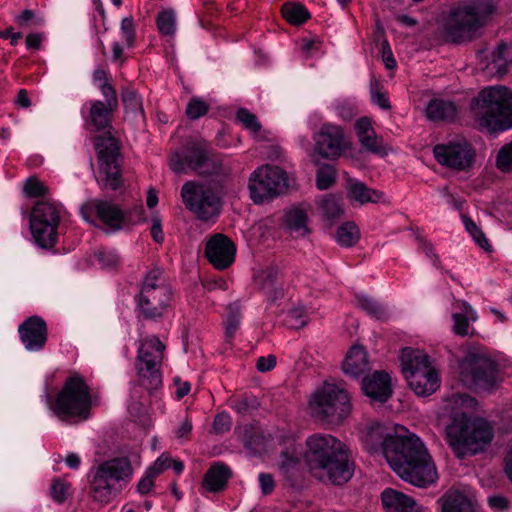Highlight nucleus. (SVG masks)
Masks as SVG:
<instances>
[{"mask_svg": "<svg viewBox=\"0 0 512 512\" xmlns=\"http://www.w3.org/2000/svg\"><path fill=\"white\" fill-rule=\"evenodd\" d=\"M121 99L127 112L135 115L144 114L142 99L135 90L124 88L121 93Z\"/></svg>", "mask_w": 512, "mask_h": 512, "instance_id": "obj_41", "label": "nucleus"}, {"mask_svg": "<svg viewBox=\"0 0 512 512\" xmlns=\"http://www.w3.org/2000/svg\"><path fill=\"white\" fill-rule=\"evenodd\" d=\"M60 213L49 201H38L32 210L30 228L35 242L42 248H51L57 240Z\"/></svg>", "mask_w": 512, "mask_h": 512, "instance_id": "obj_13", "label": "nucleus"}, {"mask_svg": "<svg viewBox=\"0 0 512 512\" xmlns=\"http://www.w3.org/2000/svg\"><path fill=\"white\" fill-rule=\"evenodd\" d=\"M462 220L466 230L472 236L473 240L484 250L489 251L490 245L485 235L481 231V229L476 225V223L467 216H462Z\"/></svg>", "mask_w": 512, "mask_h": 512, "instance_id": "obj_46", "label": "nucleus"}, {"mask_svg": "<svg viewBox=\"0 0 512 512\" xmlns=\"http://www.w3.org/2000/svg\"><path fill=\"white\" fill-rule=\"evenodd\" d=\"M171 457L163 453L147 470L155 476L160 475L165 469L170 467Z\"/></svg>", "mask_w": 512, "mask_h": 512, "instance_id": "obj_58", "label": "nucleus"}, {"mask_svg": "<svg viewBox=\"0 0 512 512\" xmlns=\"http://www.w3.org/2000/svg\"><path fill=\"white\" fill-rule=\"evenodd\" d=\"M345 188L347 197L360 204L377 203L384 197L383 192L371 189L364 182L353 178H348Z\"/></svg>", "mask_w": 512, "mask_h": 512, "instance_id": "obj_29", "label": "nucleus"}, {"mask_svg": "<svg viewBox=\"0 0 512 512\" xmlns=\"http://www.w3.org/2000/svg\"><path fill=\"white\" fill-rule=\"evenodd\" d=\"M172 291L167 283L163 269L155 267L150 269L142 281L140 293L156 292L158 290Z\"/></svg>", "mask_w": 512, "mask_h": 512, "instance_id": "obj_34", "label": "nucleus"}, {"mask_svg": "<svg viewBox=\"0 0 512 512\" xmlns=\"http://www.w3.org/2000/svg\"><path fill=\"white\" fill-rule=\"evenodd\" d=\"M313 139L314 152L324 159H336L348 147L342 127L331 123L323 124Z\"/></svg>", "mask_w": 512, "mask_h": 512, "instance_id": "obj_17", "label": "nucleus"}, {"mask_svg": "<svg viewBox=\"0 0 512 512\" xmlns=\"http://www.w3.org/2000/svg\"><path fill=\"white\" fill-rule=\"evenodd\" d=\"M360 238V231L353 222L343 223L336 231V241L343 247H351Z\"/></svg>", "mask_w": 512, "mask_h": 512, "instance_id": "obj_38", "label": "nucleus"}, {"mask_svg": "<svg viewBox=\"0 0 512 512\" xmlns=\"http://www.w3.org/2000/svg\"><path fill=\"white\" fill-rule=\"evenodd\" d=\"M172 291L165 292L164 290H158L150 293H139L137 305L146 319H156L162 317L168 303L171 300Z\"/></svg>", "mask_w": 512, "mask_h": 512, "instance_id": "obj_23", "label": "nucleus"}, {"mask_svg": "<svg viewBox=\"0 0 512 512\" xmlns=\"http://www.w3.org/2000/svg\"><path fill=\"white\" fill-rule=\"evenodd\" d=\"M437 162L455 170H465L475 158V150L466 141L438 144L433 149Z\"/></svg>", "mask_w": 512, "mask_h": 512, "instance_id": "obj_18", "label": "nucleus"}, {"mask_svg": "<svg viewBox=\"0 0 512 512\" xmlns=\"http://www.w3.org/2000/svg\"><path fill=\"white\" fill-rule=\"evenodd\" d=\"M278 276L279 270L276 267H269L263 270L257 277L262 292L265 291L266 285L270 287L278 285Z\"/></svg>", "mask_w": 512, "mask_h": 512, "instance_id": "obj_52", "label": "nucleus"}, {"mask_svg": "<svg viewBox=\"0 0 512 512\" xmlns=\"http://www.w3.org/2000/svg\"><path fill=\"white\" fill-rule=\"evenodd\" d=\"M512 62V46L501 43L492 53V59L486 66V73L490 76H503Z\"/></svg>", "mask_w": 512, "mask_h": 512, "instance_id": "obj_32", "label": "nucleus"}, {"mask_svg": "<svg viewBox=\"0 0 512 512\" xmlns=\"http://www.w3.org/2000/svg\"><path fill=\"white\" fill-rule=\"evenodd\" d=\"M98 264L104 269H114L120 264V257L115 250L101 248L95 252Z\"/></svg>", "mask_w": 512, "mask_h": 512, "instance_id": "obj_45", "label": "nucleus"}, {"mask_svg": "<svg viewBox=\"0 0 512 512\" xmlns=\"http://www.w3.org/2000/svg\"><path fill=\"white\" fill-rule=\"evenodd\" d=\"M99 88H100L102 95L105 99L104 104H107L110 107L117 108L118 107V99H117L116 90L107 81H104L102 84H100Z\"/></svg>", "mask_w": 512, "mask_h": 512, "instance_id": "obj_57", "label": "nucleus"}, {"mask_svg": "<svg viewBox=\"0 0 512 512\" xmlns=\"http://www.w3.org/2000/svg\"><path fill=\"white\" fill-rule=\"evenodd\" d=\"M471 111L481 130H508L512 128V91L504 86L487 87L472 100Z\"/></svg>", "mask_w": 512, "mask_h": 512, "instance_id": "obj_4", "label": "nucleus"}, {"mask_svg": "<svg viewBox=\"0 0 512 512\" xmlns=\"http://www.w3.org/2000/svg\"><path fill=\"white\" fill-rule=\"evenodd\" d=\"M20 340L30 352L40 351L47 342L48 329L46 322L39 316H30L18 327Z\"/></svg>", "mask_w": 512, "mask_h": 512, "instance_id": "obj_19", "label": "nucleus"}, {"mask_svg": "<svg viewBox=\"0 0 512 512\" xmlns=\"http://www.w3.org/2000/svg\"><path fill=\"white\" fill-rule=\"evenodd\" d=\"M121 33L125 44L128 47L133 46L135 40V25L132 17H126L121 21Z\"/></svg>", "mask_w": 512, "mask_h": 512, "instance_id": "obj_54", "label": "nucleus"}, {"mask_svg": "<svg viewBox=\"0 0 512 512\" xmlns=\"http://www.w3.org/2000/svg\"><path fill=\"white\" fill-rule=\"evenodd\" d=\"M156 477L157 476H155L153 473H150V471L147 470L144 476L140 479V481L137 484V491L140 494L149 493L154 487V479Z\"/></svg>", "mask_w": 512, "mask_h": 512, "instance_id": "obj_59", "label": "nucleus"}, {"mask_svg": "<svg viewBox=\"0 0 512 512\" xmlns=\"http://www.w3.org/2000/svg\"><path fill=\"white\" fill-rule=\"evenodd\" d=\"M165 345L155 336L140 340L136 369L141 385L147 390L157 389L162 384L160 366Z\"/></svg>", "mask_w": 512, "mask_h": 512, "instance_id": "obj_11", "label": "nucleus"}, {"mask_svg": "<svg viewBox=\"0 0 512 512\" xmlns=\"http://www.w3.org/2000/svg\"><path fill=\"white\" fill-rule=\"evenodd\" d=\"M307 220L308 218L305 210L298 207L290 208L285 215L286 226L290 231L296 233L299 236H304L309 233Z\"/></svg>", "mask_w": 512, "mask_h": 512, "instance_id": "obj_36", "label": "nucleus"}, {"mask_svg": "<svg viewBox=\"0 0 512 512\" xmlns=\"http://www.w3.org/2000/svg\"><path fill=\"white\" fill-rule=\"evenodd\" d=\"M24 192L27 197L36 198L45 196L47 193V188L37 178L30 177L25 181Z\"/></svg>", "mask_w": 512, "mask_h": 512, "instance_id": "obj_51", "label": "nucleus"}, {"mask_svg": "<svg viewBox=\"0 0 512 512\" xmlns=\"http://www.w3.org/2000/svg\"><path fill=\"white\" fill-rule=\"evenodd\" d=\"M371 98L372 102L378 105L381 109L388 110L391 108L390 102L385 93L375 89L374 87H371Z\"/></svg>", "mask_w": 512, "mask_h": 512, "instance_id": "obj_63", "label": "nucleus"}, {"mask_svg": "<svg viewBox=\"0 0 512 512\" xmlns=\"http://www.w3.org/2000/svg\"><path fill=\"white\" fill-rule=\"evenodd\" d=\"M133 467L127 457H117L101 463L91 481L93 498L107 504L130 483Z\"/></svg>", "mask_w": 512, "mask_h": 512, "instance_id": "obj_7", "label": "nucleus"}, {"mask_svg": "<svg viewBox=\"0 0 512 512\" xmlns=\"http://www.w3.org/2000/svg\"><path fill=\"white\" fill-rule=\"evenodd\" d=\"M235 253L234 243L223 234H216L211 237L205 247L207 259L219 270L228 268L234 262Z\"/></svg>", "mask_w": 512, "mask_h": 512, "instance_id": "obj_21", "label": "nucleus"}, {"mask_svg": "<svg viewBox=\"0 0 512 512\" xmlns=\"http://www.w3.org/2000/svg\"><path fill=\"white\" fill-rule=\"evenodd\" d=\"M288 175L279 166L262 165L249 177L250 198L255 204L273 200L288 189Z\"/></svg>", "mask_w": 512, "mask_h": 512, "instance_id": "obj_10", "label": "nucleus"}, {"mask_svg": "<svg viewBox=\"0 0 512 512\" xmlns=\"http://www.w3.org/2000/svg\"><path fill=\"white\" fill-rule=\"evenodd\" d=\"M309 406L323 416H347L353 412L350 394L343 386L335 383H325L321 389L314 392L309 400Z\"/></svg>", "mask_w": 512, "mask_h": 512, "instance_id": "obj_16", "label": "nucleus"}, {"mask_svg": "<svg viewBox=\"0 0 512 512\" xmlns=\"http://www.w3.org/2000/svg\"><path fill=\"white\" fill-rule=\"evenodd\" d=\"M233 471L224 462H213L203 476L201 487L205 492L220 493L226 489Z\"/></svg>", "mask_w": 512, "mask_h": 512, "instance_id": "obj_24", "label": "nucleus"}, {"mask_svg": "<svg viewBox=\"0 0 512 512\" xmlns=\"http://www.w3.org/2000/svg\"><path fill=\"white\" fill-rule=\"evenodd\" d=\"M99 161V174L104 188L117 190L122 185L119 166L120 146L118 141L110 135L98 136L95 142Z\"/></svg>", "mask_w": 512, "mask_h": 512, "instance_id": "obj_14", "label": "nucleus"}, {"mask_svg": "<svg viewBox=\"0 0 512 512\" xmlns=\"http://www.w3.org/2000/svg\"><path fill=\"white\" fill-rule=\"evenodd\" d=\"M361 389L371 402L382 404L392 395L391 377L385 371H375L363 378Z\"/></svg>", "mask_w": 512, "mask_h": 512, "instance_id": "obj_22", "label": "nucleus"}, {"mask_svg": "<svg viewBox=\"0 0 512 512\" xmlns=\"http://www.w3.org/2000/svg\"><path fill=\"white\" fill-rule=\"evenodd\" d=\"M181 197L186 207L201 221H210L220 213V198L209 186L188 181L182 186Z\"/></svg>", "mask_w": 512, "mask_h": 512, "instance_id": "obj_12", "label": "nucleus"}, {"mask_svg": "<svg viewBox=\"0 0 512 512\" xmlns=\"http://www.w3.org/2000/svg\"><path fill=\"white\" fill-rule=\"evenodd\" d=\"M453 318V330L457 335L466 336L469 334V321L463 313H454Z\"/></svg>", "mask_w": 512, "mask_h": 512, "instance_id": "obj_56", "label": "nucleus"}, {"mask_svg": "<svg viewBox=\"0 0 512 512\" xmlns=\"http://www.w3.org/2000/svg\"><path fill=\"white\" fill-rule=\"evenodd\" d=\"M381 499L386 512H427L413 498L392 488L385 489Z\"/></svg>", "mask_w": 512, "mask_h": 512, "instance_id": "obj_28", "label": "nucleus"}, {"mask_svg": "<svg viewBox=\"0 0 512 512\" xmlns=\"http://www.w3.org/2000/svg\"><path fill=\"white\" fill-rule=\"evenodd\" d=\"M263 293L270 303H275L279 299H282L284 296V290L280 284L272 287L266 285L265 291H263Z\"/></svg>", "mask_w": 512, "mask_h": 512, "instance_id": "obj_64", "label": "nucleus"}, {"mask_svg": "<svg viewBox=\"0 0 512 512\" xmlns=\"http://www.w3.org/2000/svg\"><path fill=\"white\" fill-rule=\"evenodd\" d=\"M496 165L502 172H512V141L500 148L496 157Z\"/></svg>", "mask_w": 512, "mask_h": 512, "instance_id": "obj_48", "label": "nucleus"}, {"mask_svg": "<svg viewBox=\"0 0 512 512\" xmlns=\"http://www.w3.org/2000/svg\"><path fill=\"white\" fill-rule=\"evenodd\" d=\"M101 403L100 393L94 391L82 375L73 373L57 393L53 410L65 416H89Z\"/></svg>", "mask_w": 512, "mask_h": 512, "instance_id": "obj_6", "label": "nucleus"}, {"mask_svg": "<svg viewBox=\"0 0 512 512\" xmlns=\"http://www.w3.org/2000/svg\"><path fill=\"white\" fill-rule=\"evenodd\" d=\"M494 438L486 418H453L445 428V439L458 458L483 452Z\"/></svg>", "mask_w": 512, "mask_h": 512, "instance_id": "obj_5", "label": "nucleus"}, {"mask_svg": "<svg viewBox=\"0 0 512 512\" xmlns=\"http://www.w3.org/2000/svg\"><path fill=\"white\" fill-rule=\"evenodd\" d=\"M342 369L346 375L351 377H359L369 370L368 355L362 346L355 345L350 349Z\"/></svg>", "mask_w": 512, "mask_h": 512, "instance_id": "obj_30", "label": "nucleus"}, {"mask_svg": "<svg viewBox=\"0 0 512 512\" xmlns=\"http://www.w3.org/2000/svg\"><path fill=\"white\" fill-rule=\"evenodd\" d=\"M336 112H337V115L340 118H342L344 121H350L356 115L355 108L347 102H342V103L337 104Z\"/></svg>", "mask_w": 512, "mask_h": 512, "instance_id": "obj_61", "label": "nucleus"}, {"mask_svg": "<svg viewBox=\"0 0 512 512\" xmlns=\"http://www.w3.org/2000/svg\"><path fill=\"white\" fill-rule=\"evenodd\" d=\"M303 458L311 476L323 484L342 486L354 474L348 446L330 434L307 437Z\"/></svg>", "mask_w": 512, "mask_h": 512, "instance_id": "obj_2", "label": "nucleus"}, {"mask_svg": "<svg viewBox=\"0 0 512 512\" xmlns=\"http://www.w3.org/2000/svg\"><path fill=\"white\" fill-rule=\"evenodd\" d=\"M169 165L175 173L194 171L201 175H219L224 170L220 162L209 156L207 145L199 141H190L181 151L174 152Z\"/></svg>", "mask_w": 512, "mask_h": 512, "instance_id": "obj_9", "label": "nucleus"}, {"mask_svg": "<svg viewBox=\"0 0 512 512\" xmlns=\"http://www.w3.org/2000/svg\"><path fill=\"white\" fill-rule=\"evenodd\" d=\"M69 492V485L61 479H56L51 485V496L58 502L62 503L67 499Z\"/></svg>", "mask_w": 512, "mask_h": 512, "instance_id": "obj_55", "label": "nucleus"}, {"mask_svg": "<svg viewBox=\"0 0 512 512\" xmlns=\"http://www.w3.org/2000/svg\"><path fill=\"white\" fill-rule=\"evenodd\" d=\"M401 371L418 396H429L440 387V377L430 357L421 350L405 347L400 355Z\"/></svg>", "mask_w": 512, "mask_h": 512, "instance_id": "obj_8", "label": "nucleus"}, {"mask_svg": "<svg viewBox=\"0 0 512 512\" xmlns=\"http://www.w3.org/2000/svg\"><path fill=\"white\" fill-rule=\"evenodd\" d=\"M441 502L442 512H478L477 500L471 491L449 490Z\"/></svg>", "mask_w": 512, "mask_h": 512, "instance_id": "obj_27", "label": "nucleus"}, {"mask_svg": "<svg viewBox=\"0 0 512 512\" xmlns=\"http://www.w3.org/2000/svg\"><path fill=\"white\" fill-rule=\"evenodd\" d=\"M84 109L88 111V116L86 117L88 129L104 131L110 127L112 114L117 108L110 107L100 100H90L84 104L82 114H84Z\"/></svg>", "mask_w": 512, "mask_h": 512, "instance_id": "obj_25", "label": "nucleus"}, {"mask_svg": "<svg viewBox=\"0 0 512 512\" xmlns=\"http://www.w3.org/2000/svg\"><path fill=\"white\" fill-rule=\"evenodd\" d=\"M282 15L293 25H300L310 17L308 10L299 3L284 4L282 7Z\"/></svg>", "mask_w": 512, "mask_h": 512, "instance_id": "obj_40", "label": "nucleus"}, {"mask_svg": "<svg viewBox=\"0 0 512 512\" xmlns=\"http://www.w3.org/2000/svg\"><path fill=\"white\" fill-rule=\"evenodd\" d=\"M426 116L432 121H453L457 116V108L451 101L442 99L431 100L426 107Z\"/></svg>", "mask_w": 512, "mask_h": 512, "instance_id": "obj_33", "label": "nucleus"}, {"mask_svg": "<svg viewBox=\"0 0 512 512\" xmlns=\"http://www.w3.org/2000/svg\"><path fill=\"white\" fill-rule=\"evenodd\" d=\"M258 427L254 421L242 423L235 428V433L242 438L244 442H252L257 436Z\"/></svg>", "mask_w": 512, "mask_h": 512, "instance_id": "obj_53", "label": "nucleus"}, {"mask_svg": "<svg viewBox=\"0 0 512 512\" xmlns=\"http://www.w3.org/2000/svg\"><path fill=\"white\" fill-rule=\"evenodd\" d=\"M357 305L366 312L371 318L379 321H386L389 318L387 308L380 302L365 294L356 296Z\"/></svg>", "mask_w": 512, "mask_h": 512, "instance_id": "obj_35", "label": "nucleus"}, {"mask_svg": "<svg viewBox=\"0 0 512 512\" xmlns=\"http://www.w3.org/2000/svg\"><path fill=\"white\" fill-rule=\"evenodd\" d=\"M355 129L363 148L373 153L380 151L382 139L374 131L370 118L362 117L358 119L355 123Z\"/></svg>", "mask_w": 512, "mask_h": 512, "instance_id": "obj_31", "label": "nucleus"}, {"mask_svg": "<svg viewBox=\"0 0 512 512\" xmlns=\"http://www.w3.org/2000/svg\"><path fill=\"white\" fill-rule=\"evenodd\" d=\"M234 412L242 415H251L259 412L260 402L254 396H244L232 401Z\"/></svg>", "mask_w": 512, "mask_h": 512, "instance_id": "obj_43", "label": "nucleus"}, {"mask_svg": "<svg viewBox=\"0 0 512 512\" xmlns=\"http://www.w3.org/2000/svg\"><path fill=\"white\" fill-rule=\"evenodd\" d=\"M358 436L364 449L370 454L383 455L402 480L424 488L438 479L425 444L404 426L389 420H373L359 428Z\"/></svg>", "mask_w": 512, "mask_h": 512, "instance_id": "obj_1", "label": "nucleus"}, {"mask_svg": "<svg viewBox=\"0 0 512 512\" xmlns=\"http://www.w3.org/2000/svg\"><path fill=\"white\" fill-rule=\"evenodd\" d=\"M209 110L208 104L199 99L192 98L187 105L186 115L191 120H196L202 116H204Z\"/></svg>", "mask_w": 512, "mask_h": 512, "instance_id": "obj_50", "label": "nucleus"}, {"mask_svg": "<svg viewBox=\"0 0 512 512\" xmlns=\"http://www.w3.org/2000/svg\"><path fill=\"white\" fill-rule=\"evenodd\" d=\"M81 215L85 220H89V213L95 212L97 217L113 231L123 227L125 213L118 205L103 200H91L81 207Z\"/></svg>", "mask_w": 512, "mask_h": 512, "instance_id": "obj_20", "label": "nucleus"}, {"mask_svg": "<svg viewBox=\"0 0 512 512\" xmlns=\"http://www.w3.org/2000/svg\"><path fill=\"white\" fill-rule=\"evenodd\" d=\"M232 422L230 418H214L210 433L220 435L230 431Z\"/></svg>", "mask_w": 512, "mask_h": 512, "instance_id": "obj_60", "label": "nucleus"}, {"mask_svg": "<svg viewBox=\"0 0 512 512\" xmlns=\"http://www.w3.org/2000/svg\"><path fill=\"white\" fill-rule=\"evenodd\" d=\"M495 12L490 0H469L453 6L442 25L446 42L463 43L476 38Z\"/></svg>", "mask_w": 512, "mask_h": 512, "instance_id": "obj_3", "label": "nucleus"}, {"mask_svg": "<svg viewBox=\"0 0 512 512\" xmlns=\"http://www.w3.org/2000/svg\"><path fill=\"white\" fill-rule=\"evenodd\" d=\"M236 117L242 126L252 133L257 134L261 130V124L258 121L256 115L251 113L246 108L238 109Z\"/></svg>", "mask_w": 512, "mask_h": 512, "instance_id": "obj_47", "label": "nucleus"}, {"mask_svg": "<svg viewBox=\"0 0 512 512\" xmlns=\"http://www.w3.org/2000/svg\"><path fill=\"white\" fill-rule=\"evenodd\" d=\"M443 410L447 416H478L479 404L465 393H452L443 399Z\"/></svg>", "mask_w": 512, "mask_h": 512, "instance_id": "obj_26", "label": "nucleus"}, {"mask_svg": "<svg viewBox=\"0 0 512 512\" xmlns=\"http://www.w3.org/2000/svg\"><path fill=\"white\" fill-rule=\"evenodd\" d=\"M228 316L225 321V339L231 341L240 326L241 313L240 308L237 304H231L228 306Z\"/></svg>", "mask_w": 512, "mask_h": 512, "instance_id": "obj_42", "label": "nucleus"}, {"mask_svg": "<svg viewBox=\"0 0 512 512\" xmlns=\"http://www.w3.org/2000/svg\"><path fill=\"white\" fill-rule=\"evenodd\" d=\"M258 479L262 493L264 495L271 494L275 488L273 476L268 473H260Z\"/></svg>", "mask_w": 512, "mask_h": 512, "instance_id": "obj_62", "label": "nucleus"}, {"mask_svg": "<svg viewBox=\"0 0 512 512\" xmlns=\"http://www.w3.org/2000/svg\"><path fill=\"white\" fill-rule=\"evenodd\" d=\"M319 207L324 218L330 222L338 220L344 214L340 198L334 194H328L319 200Z\"/></svg>", "mask_w": 512, "mask_h": 512, "instance_id": "obj_37", "label": "nucleus"}, {"mask_svg": "<svg viewBox=\"0 0 512 512\" xmlns=\"http://www.w3.org/2000/svg\"><path fill=\"white\" fill-rule=\"evenodd\" d=\"M463 383L475 389L488 390L495 385L496 364L483 354L469 353L459 365Z\"/></svg>", "mask_w": 512, "mask_h": 512, "instance_id": "obj_15", "label": "nucleus"}, {"mask_svg": "<svg viewBox=\"0 0 512 512\" xmlns=\"http://www.w3.org/2000/svg\"><path fill=\"white\" fill-rule=\"evenodd\" d=\"M299 468L300 460L297 456L289 454L288 451L281 452V463L279 469L287 481L293 483L296 480L299 474Z\"/></svg>", "mask_w": 512, "mask_h": 512, "instance_id": "obj_39", "label": "nucleus"}, {"mask_svg": "<svg viewBox=\"0 0 512 512\" xmlns=\"http://www.w3.org/2000/svg\"><path fill=\"white\" fill-rule=\"evenodd\" d=\"M157 27L163 35L172 36L176 30V16L173 10H164L157 16Z\"/></svg>", "mask_w": 512, "mask_h": 512, "instance_id": "obj_44", "label": "nucleus"}, {"mask_svg": "<svg viewBox=\"0 0 512 512\" xmlns=\"http://www.w3.org/2000/svg\"><path fill=\"white\" fill-rule=\"evenodd\" d=\"M335 182V170L332 166L325 165L321 167L316 176V185L320 190H326Z\"/></svg>", "mask_w": 512, "mask_h": 512, "instance_id": "obj_49", "label": "nucleus"}]
</instances>
